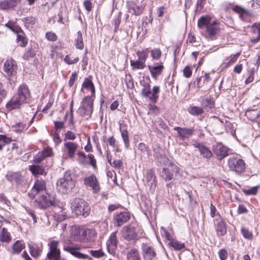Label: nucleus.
I'll list each match as a JSON object with an SVG mask.
<instances>
[{"label":"nucleus","mask_w":260,"mask_h":260,"mask_svg":"<svg viewBox=\"0 0 260 260\" xmlns=\"http://www.w3.org/2000/svg\"><path fill=\"white\" fill-rule=\"evenodd\" d=\"M127 258L128 260H141L139 251L136 248L131 249L127 253Z\"/></svg>","instance_id":"obj_33"},{"label":"nucleus","mask_w":260,"mask_h":260,"mask_svg":"<svg viewBox=\"0 0 260 260\" xmlns=\"http://www.w3.org/2000/svg\"><path fill=\"white\" fill-rule=\"evenodd\" d=\"M122 236L124 239L127 241L135 240L138 236L137 230L131 225L123 227L122 229Z\"/></svg>","instance_id":"obj_19"},{"label":"nucleus","mask_w":260,"mask_h":260,"mask_svg":"<svg viewBox=\"0 0 260 260\" xmlns=\"http://www.w3.org/2000/svg\"><path fill=\"white\" fill-rule=\"evenodd\" d=\"M150 52L153 59L158 60L162 55V52L159 48H153Z\"/></svg>","instance_id":"obj_43"},{"label":"nucleus","mask_w":260,"mask_h":260,"mask_svg":"<svg viewBox=\"0 0 260 260\" xmlns=\"http://www.w3.org/2000/svg\"><path fill=\"white\" fill-rule=\"evenodd\" d=\"M149 52L148 48H143L136 52L138 59L130 60V65L132 70H142L146 68V61L148 57Z\"/></svg>","instance_id":"obj_3"},{"label":"nucleus","mask_w":260,"mask_h":260,"mask_svg":"<svg viewBox=\"0 0 260 260\" xmlns=\"http://www.w3.org/2000/svg\"><path fill=\"white\" fill-rule=\"evenodd\" d=\"M53 139L56 145H58L61 143V139L59 137V132H57L56 131H54V133L53 135Z\"/></svg>","instance_id":"obj_63"},{"label":"nucleus","mask_w":260,"mask_h":260,"mask_svg":"<svg viewBox=\"0 0 260 260\" xmlns=\"http://www.w3.org/2000/svg\"><path fill=\"white\" fill-rule=\"evenodd\" d=\"M241 233L244 238L248 240H251L252 239V233L248 229L242 227L241 229Z\"/></svg>","instance_id":"obj_46"},{"label":"nucleus","mask_w":260,"mask_h":260,"mask_svg":"<svg viewBox=\"0 0 260 260\" xmlns=\"http://www.w3.org/2000/svg\"><path fill=\"white\" fill-rule=\"evenodd\" d=\"M64 250L70 253L74 256L80 258V259H88L92 260V258L87 254L82 253L79 252L80 248L78 247H72V246H64Z\"/></svg>","instance_id":"obj_22"},{"label":"nucleus","mask_w":260,"mask_h":260,"mask_svg":"<svg viewBox=\"0 0 260 260\" xmlns=\"http://www.w3.org/2000/svg\"><path fill=\"white\" fill-rule=\"evenodd\" d=\"M220 23L216 20L212 21L210 16H201L198 20L197 25L202 36L210 40L217 39L220 32Z\"/></svg>","instance_id":"obj_1"},{"label":"nucleus","mask_w":260,"mask_h":260,"mask_svg":"<svg viewBox=\"0 0 260 260\" xmlns=\"http://www.w3.org/2000/svg\"><path fill=\"white\" fill-rule=\"evenodd\" d=\"M251 30L254 33L257 31L258 35L260 36V22L254 23L251 26Z\"/></svg>","instance_id":"obj_62"},{"label":"nucleus","mask_w":260,"mask_h":260,"mask_svg":"<svg viewBox=\"0 0 260 260\" xmlns=\"http://www.w3.org/2000/svg\"><path fill=\"white\" fill-rule=\"evenodd\" d=\"M120 23L121 16L120 15H118V16L115 17L113 21V24L114 25L115 31H116L118 30Z\"/></svg>","instance_id":"obj_57"},{"label":"nucleus","mask_w":260,"mask_h":260,"mask_svg":"<svg viewBox=\"0 0 260 260\" xmlns=\"http://www.w3.org/2000/svg\"><path fill=\"white\" fill-rule=\"evenodd\" d=\"M257 192V187L254 186L248 189L243 190V192L247 195H255Z\"/></svg>","instance_id":"obj_58"},{"label":"nucleus","mask_w":260,"mask_h":260,"mask_svg":"<svg viewBox=\"0 0 260 260\" xmlns=\"http://www.w3.org/2000/svg\"><path fill=\"white\" fill-rule=\"evenodd\" d=\"M45 37L47 40L51 42H55L58 39L57 36L52 31L47 32L45 34Z\"/></svg>","instance_id":"obj_51"},{"label":"nucleus","mask_w":260,"mask_h":260,"mask_svg":"<svg viewBox=\"0 0 260 260\" xmlns=\"http://www.w3.org/2000/svg\"><path fill=\"white\" fill-rule=\"evenodd\" d=\"M17 95L18 108V105L26 103L27 99L30 96L28 88L26 85L23 84L19 87Z\"/></svg>","instance_id":"obj_10"},{"label":"nucleus","mask_w":260,"mask_h":260,"mask_svg":"<svg viewBox=\"0 0 260 260\" xmlns=\"http://www.w3.org/2000/svg\"><path fill=\"white\" fill-rule=\"evenodd\" d=\"M64 61L68 64L71 65L75 64L79 60V57H76L74 58L71 57L70 55H67L63 59Z\"/></svg>","instance_id":"obj_48"},{"label":"nucleus","mask_w":260,"mask_h":260,"mask_svg":"<svg viewBox=\"0 0 260 260\" xmlns=\"http://www.w3.org/2000/svg\"><path fill=\"white\" fill-rule=\"evenodd\" d=\"M148 68L152 77L156 79L159 75L162 74L165 66L162 62L159 61L152 65L148 66Z\"/></svg>","instance_id":"obj_21"},{"label":"nucleus","mask_w":260,"mask_h":260,"mask_svg":"<svg viewBox=\"0 0 260 260\" xmlns=\"http://www.w3.org/2000/svg\"><path fill=\"white\" fill-rule=\"evenodd\" d=\"M36 55V53L34 50L31 48L28 49L23 55V58L26 60H28L31 58H33Z\"/></svg>","instance_id":"obj_53"},{"label":"nucleus","mask_w":260,"mask_h":260,"mask_svg":"<svg viewBox=\"0 0 260 260\" xmlns=\"http://www.w3.org/2000/svg\"><path fill=\"white\" fill-rule=\"evenodd\" d=\"M215 229L218 237L223 236L226 233L225 222L222 217L219 216L214 220Z\"/></svg>","instance_id":"obj_18"},{"label":"nucleus","mask_w":260,"mask_h":260,"mask_svg":"<svg viewBox=\"0 0 260 260\" xmlns=\"http://www.w3.org/2000/svg\"><path fill=\"white\" fill-rule=\"evenodd\" d=\"M53 154L52 148L47 147L43 151L40 152L36 154L34 158V161L36 163H40L46 157L51 156Z\"/></svg>","instance_id":"obj_25"},{"label":"nucleus","mask_w":260,"mask_h":260,"mask_svg":"<svg viewBox=\"0 0 260 260\" xmlns=\"http://www.w3.org/2000/svg\"><path fill=\"white\" fill-rule=\"evenodd\" d=\"M228 165L231 171L240 174L245 170V162L240 158L232 157L229 158Z\"/></svg>","instance_id":"obj_5"},{"label":"nucleus","mask_w":260,"mask_h":260,"mask_svg":"<svg viewBox=\"0 0 260 260\" xmlns=\"http://www.w3.org/2000/svg\"><path fill=\"white\" fill-rule=\"evenodd\" d=\"M93 98L91 96H87L83 99L82 108L85 111L87 114H90L92 112Z\"/></svg>","instance_id":"obj_24"},{"label":"nucleus","mask_w":260,"mask_h":260,"mask_svg":"<svg viewBox=\"0 0 260 260\" xmlns=\"http://www.w3.org/2000/svg\"><path fill=\"white\" fill-rule=\"evenodd\" d=\"M37 19L33 16H29L24 18L25 25H27L28 26L34 25Z\"/></svg>","instance_id":"obj_55"},{"label":"nucleus","mask_w":260,"mask_h":260,"mask_svg":"<svg viewBox=\"0 0 260 260\" xmlns=\"http://www.w3.org/2000/svg\"><path fill=\"white\" fill-rule=\"evenodd\" d=\"M17 43H20V46L25 47L28 43V39L21 30V28L17 26Z\"/></svg>","instance_id":"obj_28"},{"label":"nucleus","mask_w":260,"mask_h":260,"mask_svg":"<svg viewBox=\"0 0 260 260\" xmlns=\"http://www.w3.org/2000/svg\"><path fill=\"white\" fill-rule=\"evenodd\" d=\"M76 137L74 133L71 131H68L64 135V140H74Z\"/></svg>","instance_id":"obj_60"},{"label":"nucleus","mask_w":260,"mask_h":260,"mask_svg":"<svg viewBox=\"0 0 260 260\" xmlns=\"http://www.w3.org/2000/svg\"><path fill=\"white\" fill-rule=\"evenodd\" d=\"M79 145L78 144L73 142H66L63 144V151L64 154L63 157L65 159H73L75 157V152Z\"/></svg>","instance_id":"obj_7"},{"label":"nucleus","mask_w":260,"mask_h":260,"mask_svg":"<svg viewBox=\"0 0 260 260\" xmlns=\"http://www.w3.org/2000/svg\"><path fill=\"white\" fill-rule=\"evenodd\" d=\"M126 7L128 12L135 16L141 15L145 9V6H138L134 1H127L126 2Z\"/></svg>","instance_id":"obj_17"},{"label":"nucleus","mask_w":260,"mask_h":260,"mask_svg":"<svg viewBox=\"0 0 260 260\" xmlns=\"http://www.w3.org/2000/svg\"><path fill=\"white\" fill-rule=\"evenodd\" d=\"M83 5L87 12H89L92 10L93 4L92 0H84Z\"/></svg>","instance_id":"obj_50"},{"label":"nucleus","mask_w":260,"mask_h":260,"mask_svg":"<svg viewBox=\"0 0 260 260\" xmlns=\"http://www.w3.org/2000/svg\"><path fill=\"white\" fill-rule=\"evenodd\" d=\"M87 157L89 160L88 164L93 167L94 170L97 169L96 160L94 155L92 154H89L87 155Z\"/></svg>","instance_id":"obj_54"},{"label":"nucleus","mask_w":260,"mask_h":260,"mask_svg":"<svg viewBox=\"0 0 260 260\" xmlns=\"http://www.w3.org/2000/svg\"><path fill=\"white\" fill-rule=\"evenodd\" d=\"M218 253L220 260H225L228 258V252L225 249H220Z\"/></svg>","instance_id":"obj_59"},{"label":"nucleus","mask_w":260,"mask_h":260,"mask_svg":"<svg viewBox=\"0 0 260 260\" xmlns=\"http://www.w3.org/2000/svg\"><path fill=\"white\" fill-rule=\"evenodd\" d=\"M72 210L77 215H81L86 217L90 213V207L89 204L80 198H76L72 203Z\"/></svg>","instance_id":"obj_4"},{"label":"nucleus","mask_w":260,"mask_h":260,"mask_svg":"<svg viewBox=\"0 0 260 260\" xmlns=\"http://www.w3.org/2000/svg\"><path fill=\"white\" fill-rule=\"evenodd\" d=\"M169 245L176 250H181L185 247V244L184 243H181L175 239L170 242Z\"/></svg>","instance_id":"obj_42"},{"label":"nucleus","mask_w":260,"mask_h":260,"mask_svg":"<svg viewBox=\"0 0 260 260\" xmlns=\"http://www.w3.org/2000/svg\"><path fill=\"white\" fill-rule=\"evenodd\" d=\"M131 219V215L128 212H120L113 217L114 224L115 226L120 227Z\"/></svg>","instance_id":"obj_14"},{"label":"nucleus","mask_w":260,"mask_h":260,"mask_svg":"<svg viewBox=\"0 0 260 260\" xmlns=\"http://www.w3.org/2000/svg\"><path fill=\"white\" fill-rule=\"evenodd\" d=\"M29 169L35 175H43L45 174L44 169L39 165L29 166Z\"/></svg>","instance_id":"obj_35"},{"label":"nucleus","mask_w":260,"mask_h":260,"mask_svg":"<svg viewBox=\"0 0 260 260\" xmlns=\"http://www.w3.org/2000/svg\"><path fill=\"white\" fill-rule=\"evenodd\" d=\"M80 232H81L82 237L88 240H92L97 235L94 230L90 229H86Z\"/></svg>","instance_id":"obj_30"},{"label":"nucleus","mask_w":260,"mask_h":260,"mask_svg":"<svg viewBox=\"0 0 260 260\" xmlns=\"http://www.w3.org/2000/svg\"><path fill=\"white\" fill-rule=\"evenodd\" d=\"M75 184L74 176L69 172H66L64 176L57 180V189L59 192L64 194L72 190L75 186Z\"/></svg>","instance_id":"obj_2"},{"label":"nucleus","mask_w":260,"mask_h":260,"mask_svg":"<svg viewBox=\"0 0 260 260\" xmlns=\"http://www.w3.org/2000/svg\"><path fill=\"white\" fill-rule=\"evenodd\" d=\"M0 240L3 242H8L11 240L10 233L5 228H3L0 234Z\"/></svg>","instance_id":"obj_41"},{"label":"nucleus","mask_w":260,"mask_h":260,"mask_svg":"<svg viewBox=\"0 0 260 260\" xmlns=\"http://www.w3.org/2000/svg\"><path fill=\"white\" fill-rule=\"evenodd\" d=\"M75 46L77 49L80 50L83 49L84 48L82 34L81 31L77 32V37L75 42Z\"/></svg>","instance_id":"obj_37"},{"label":"nucleus","mask_w":260,"mask_h":260,"mask_svg":"<svg viewBox=\"0 0 260 260\" xmlns=\"http://www.w3.org/2000/svg\"><path fill=\"white\" fill-rule=\"evenodd\" d=\"M12 58H8L4 64V70L8 76H11L15 72V65Z\"/></svg>","instance_id":"obj_26"},{"label":"nucleus","mask_w":260,"mask_h":260,"mask_svg":"<svg viewBox=\"0 0 260 260\" xmlns=\"http://www.w3.org/2000/svg\"><path fill=\"white\" fill-rule=\"evenodd\" d=\"M84 184L86 186L91 188L94 193H97L100 191V183L94 174H92L83 179Z\"/></svg>","instance_id":"obj_9"},{"label":"nucleus","mask_w":260,"mask_h":260,"mask_svg":"<svg viewBox=\"0 0 260 260\" xmlns=\"http://www.w3.org/2000/svg\"><path fill=\"white\" fill-rule=\"evenodd\" d=\"M35 204L37 207L43 209L55 205L54 202L51 200L49 195L47 193L42 195L36 199Z\"/></svg>","instance_id":"obj_6"},{"label":"nucleus","mask_w":260,"mask_h":260,"mask_svg":"<svg viewBox=\"0 0 260 260\" xmlns=\"http://www.w3.org/2000/svg\"><path fill=\"white\" fill-rule=\"evenodd\" d=\"M78 155V161L79 163L82 165H85L87 164L86 161V158L87 156L85 155V154L83 151H79L77 153Z\"/></svg>","instance_id":"obj_47"},{"label":"nucleus","mask_w":260,"mask_h":260,"mask_svg":"<svg viewBox=\"0 0 260 260\" xmlns=\"http://www.w3.org/2000/svg\"><path fill=\"white\" fill-rule=\"evenodd\" d=\"M90 253L92 256L95 258H100L104 255V253L101 250H91L90 251Z\"/></svg>","instance_id":"obj_56"},{"label":"nucleus","mask_w":260,"mask_h":260,"mask_svg":"<svg viewBox=\"0 0 260 260\" xmlns=\"http://www.w3.org/2000/svg\"><path fill=\"white\" fill-rule=\"evenodd\" d=\"M58 241H52L49 244V252L47 254V257L49 260H60V251L57 248Z\"/></svg>","instance_id":"obj_8"},{"label":"nucleus","mask_w":260,"mask_h":260,"mask_svg":"<svg viewBox=\"0 0 260 260\" xmlns=\"http://www.w3.org/2000/svg\"><path fill=\"white\" fill-rule=\"evenodd\" d=\"M230 8L238 14L243 12L247 15H250V11L238 5H232L230 7Z\"/></svg>","instance_id":"obj_38"},{"label":"nucleus","mask_w":260,"mask_h":260,"mask_svg":"<svg viewBox=\"0 0 260 260\" xmlns=\"http://www.w3.org/2000/svg\"><path fill=\"white\" fill-rule=\"evenodd\" d=\"M28 248L29 252L34 258H37L41 255L42 250L37 244H29Z\"/></svg>","instance_id":"obj_29"},{"label":"nucleus","mask_w":260,"mask_h":260,"mask_svg":"<svg viewBox=\"0 0 260 260\" xmlns=\"http://www.w3.org/2000/svg\"><path fill=\"white\" fill-rule=\"evenodd\" d=\"M173 129L177 132V136L181 140L188 139L189 137L193 135L195 131L193 127L186 128L175 126Z\"/></svg>","instance_id":"obj_11"},{"label":"nucleus","mask_w":260,"mask_h":260,"mask_svg":"<svg viewBox=\"0 0 260 260\" xmlns=\"http://www.w3.org/2000/svg\"><path fill=\"white\" fill-rule=\"evenodd\" d=\"M117 231L112 233L107 242V250L109 253L114 255L116 254L117 247Z\"/></svg>","instance_id":"obj_13"},{"label":"nucleus","mask_w":260,"mask_h":260,"mask_svg":"<svg viewBox=\"0 0 260 260\" xmlns=\"http://www.w3.org/2000/svg\"><path fill=\"white\" fill-rule=\"evenodd\" d=\"M241 53L240 52H238L235 54H232L230 56V60L228 62H223L221 64V67L223 68H227L229 66L235 63L239 57L240 56Z\"/></svg>","instance_id":"obj_31"},{"label":"nucleus","mask_w":260,"mask_h":260,"mask_svg":"<svg viewBox=\"0 0 260 260\" xmlns=\"http://www.w3.org/2000/svg\"><path fill=\"white\" fill-rule=\"evenodd\" d=\"M143 257L144 260H153L155 257L156 253L154 249L146 243L141 245Z\"/></svg>","instance_id":"obj_16"},{"label":"nucleus","mask_w":260,"mask_h":260,"mask_svg":"<svg viewBox=\"0 0 260 260\" xmlns=\"http://www.w3.org/2000/svg\"><path fill=\"white\" fill-rule=\"evenodd\" d=\"M6 108L10 111L16 108V98H13L6 104Z\"/></svg>","instance_id":"obj_52"},{"label":"nucleus","mask_w":260,"mask_h":260,"mask_svg":"<svg viewBox=\"0 0 260 260\" xmlns=\"http://www.w3.org/2000/svg\"><path fill=\"white\" fill-rule=\"evenodd\" d=\"M183 74L186 77H190L192 74V71L190 67L189 66L185 67L183 70Z\"/></svg>","instance_id":"obj_64"},{"label":"nucleus","mask_w":260,"mask_h":260,"mask_svg":"<svg viewBox=\"0 0 260 260\" xmlns=\"http://www.w3.org/2000/svg\"><path fill=\"white\" fill-rule=\"evenodd\" d=\"M199 151L201 154L205 158H209L212 156L211 151L204 145L200 147Z\"/></svg>","instance_id":"obj_40"},{"label":"nucleus","mask_w":260,"mask_h":260,"mask_svg":"<svg viewBox=\"0 0 260 260\" xmlns=\"http://www.w3.org/2000/svg\"><path fill=\"white\" fill-rule=\"evenodd\" d=\"M188 112L193 116H198L203 114L204 110L201 107L198 106H190L188 108Z\"/></svg>","instance_id":"obj_34"},{"label":"nucleus","mask_w":260,"mask_h":260,"mask_svg":"<svg viewBox=\"0 0 260 260\" xmlns=\"http://www.w3.org/2000/svg\"><path fill=\"white\" fill-rule=\"evenodd\" d=\"M18 183L22 185L24 188L27 186V181L24 177L20 176L17 177V185Z\"/></svg>","instance_id":"obj_61"},{"label":"nucleus","mask_w":260,"mask_h":260,"mask_svg":"<svg viewBox=\"0 0 260 260\" xmlns=\"http://www.w3.org/2000/svg\"><path fill=\"white\" fill-rule=\"evenodd\" d=\"M12 141L11 139L7 137L5 135H0V150L6 145L10 143Z\"/></svg>","instance_id":"obj_49"},{"label":"nucleus","mask_w":260,"mask_h":260,"mask_svg":"<svg viewBox=\"0 0 260 260\" xmlns=\"http://www.w3.org/2000/svg\"><path fill=\"white\" fill-rule=\"evenodd\" d=\"M201 105L205 108L212 109L214 106V101L210 96H205L202 99Z\"/></svg>","instance_id":"obj_32"},{"label":"nucleus","mask_w":260,"mask_h":260,"mask_svg":"<svg viewBox=\"0 0 260 260\" xmlns=\"http://www.w3.org/2000/svg\"><path fill=\"white\" fill-rule=\"evenodd\" d=\"M178 170L179 168L176 165L170 163L168 167L162 169L161 175L165 180H171L173 178V173H177Z\"/></svg>","instance_id":"obj_12"},{"label":"nucleus","mask_w":260,"mask_h":260,"mask_svg":"<svg viewBox=\"0 0 260 260\" xmlns=\"http://www.w3.org/2000/svg\"><path fill=\"white\" fill-rule=\"evenodd\" d=\"M213 152L219 159H221L228 155L229 149L221 143H217L213 145Z\"/></svg>","instance_id":"obj_23"},{"label":"nucleus","mask_w":260,"mask_h":260,"mask_svg":"<svg viewBox=\"0 0 260 260\" xmlns=\"http://www.w3.org/2000/svg\"><path fill=\"white\" fill-rule=\"evenodd\" d=\"M45 190L46 182L43 179H37L31 192L28 194L30 198H34L37 194Z\"/></svg>","instance_id":"obj_15"},{"label":"nucleus","mask_w":260,"mask_h":260,"mask_svg":"<svg viewBox=\"0 0 260 260\" xmlns=\"http://www.w3.org/2000/svg\"><path fill=\"white\" fill-rule=\"evenodd\" d=\"M82 88L88 91H90L91 92V96L92 97L95 96V88L93 82H83Z\"/></svg>","instance_id":"obj_39"},{"label":"nucleus","mask_w":260,"mask_h":260,"mask_svg":"<svg viewBox=\"0 0 260 260\" xmlns=\"http://www.w3.org/2000/svg\"><path fill=\"white\" fill-rule=\"evenodd\" d=\"M120 132L124 145L126 148H128L129 145L128 133L126 130L122 131L121 129Z\"/></svg>","instance_id":"obj_45"},{"label":"nucleus","mask_w":260,"mask_h":260,"mask_svg":"<svg viewBox=\"0 0 260 260\" xmlns=\"http://www.w3.org/2000/svg\"><path fill=\"white\" fill-rule=\"evenodd\" d=\"M16 6V0H5L0 2V9L9 10L14 9Z\"/></svg>","instance_id":"obj_27"},{"label":"nucleus","mask_w":260,"mask_h":260,"mask_svg":"<svg viewBox=\"0 0 260 260\" xmlns=\"http://www.w3.org/2000/svg\"><path fill=\"white\" fill-rule=\"evenodd\" d=\"M160 113V109L154 105L150 104L149 105V109L148 114L151 116H156Z\"/></svg>","instance_id":"obj_44"},{"label":"nucleus","mask_w":260,"mask_h":260,"mask_svg":"<svg viewBox=\"0 0 260 260\" xmlns=\"http://www.w3.org/2000/svg\"><path fill=\"white\" fill-rule=\"evenodd\" d=\"M139 83L143 86L141 91L142 95L143 96L148 98L151 102L153 103H156L158 99V96L152 94L150 91V86L149 82H139Z\"/></svg>","instance_id":"obj_20"},{"label":"nucleus","mask_w":260,"mask_h":260,"mask_svg":"<svg viewBox=\"0 0 260 260\" xmlns=\"http://www.w3.org/2000/svg\"><path fill=\"white\" fill-rule=\"evenodd\" d=\"M245 115L250 120L254 121L260 116V113L255 110H251L246 111Z\"/></svg>","instance_id":"obj_36"}]
</instances>
